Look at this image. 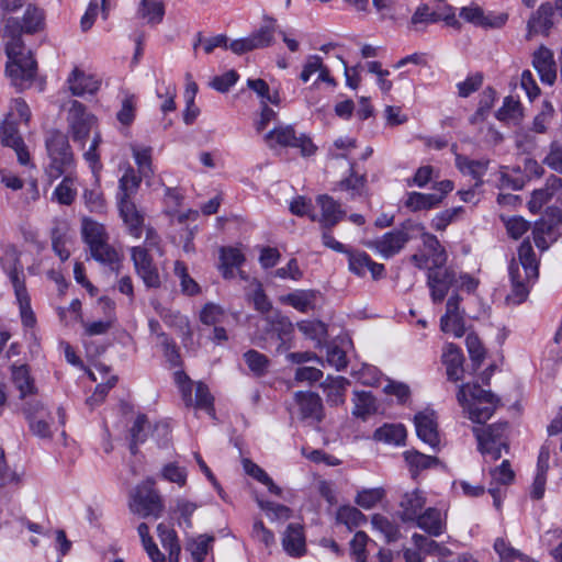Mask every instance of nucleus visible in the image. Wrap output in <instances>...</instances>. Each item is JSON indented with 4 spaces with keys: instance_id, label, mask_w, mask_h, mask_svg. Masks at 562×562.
Returning a JSON list of instances; mask_svg holds the SVG:
<instances>
[{
    "instance_id": "1",
    "label": "nucleus",
    "mask_w": 562,
    "mask_h": 562,
    "mask_svg": "<svg viewBox=\"0 0 562 562\" xmlns=\"http://www.w3.org/2000/svg\"><path fill=\"white\" fill-rule=\"evenodd\" d=\"M3 29L1 31L2 37L8 38L5 44V53L9 61L7 64V74L12 80V83L19 89L23 90L29 88L37 71L36 61L33 59L31 53L23 54L24 43L22 41V33L24 29L22 23L16 18H3Z\"/></svg>"
},
{
    "instance_id": "2",
    "label": "nucleus",
    "mask_w": 562,
    "mask_h": 562,
    "mask_svg": "<svg viewBox=\"0 0 562 562\" xmlns=\"http://www.w3.org/2000/svg\"><path fill=\"white\" fill-rule=\"evenodd\" d=\"M459 404L468 412L474 423H485L494 414L499 398L491 391L483 390L479 384H462L457 393Z\"/></svg>"
},
{
    "instance_id": "3",
    "label": "nucleus",
    "mask_w": 562,
    "mask_h": 562,
    "mask_svg": "<svg viewBox=\"0 0 562 562\" xmlns=\"http://www.w3.org/2000/svg\"><path fill=\"white\" fill-rule=\"evenodd\" d=\"M45 148L49 158L46 175L50 180L58 179L72 168L74 153L65 133L56 128L48 130L45 133Z\"/></svg>"
},
{
    "instance_id": "4",
    "label": "nucleus",
    "mask_w": 562,
    "mask_h": 562,
    "mask_svg": "<svg viewBox=\"0 0 562 562\" xmlns=\"http://www.w3.org/2000/svg\"><path fill=\"white\" fill-rule=\"evenodd\" d=\"M420 231L422 223L406 220L398 228L387 232L366 245L378 251L382 258L389 259L398 254L409 240L418 238Z\"/></svg>"
},
{
    "instance_id": "5",
    "label": "nucleus",
    "mask_w": 562,
    "mask_h": 562,
    "mask_svg": "<svg viewBox=\"0 0 562 562\" xmlns=\"http://www.w3.org/2000/svg\"><path fill=\"white\" fill-rule=\"evenodd\" d=\"M507 430L508 424L506 422L496 423L486 428H473L479 450L484 457L485 462L498 460L502 456V450H508Z\"/></svg>"
},
{
    "instance_id": "6",
    "label": "nucleus",
    "mask_w": 562,
    "mask_h": 562,
    "mask_svg": "<svg viewBox=\"0 0 562 562\" xmlns=\"http://www.w3.org/2000/svg\"><path fill=\"white\" fill-rule=\"evenodd\" d=\"M418 238H422L423 247L418 252L411 256V262L418 269L443 268L447 263L448 255L438 238L426 232L423 224Z\"/></svg>"
},
{
    "instance_id": "7",
    "label": "nucleus",
    "mask_w": 562,
    "mask_h": 562,
    "mask_svg": "<svg viewBox=\"0 0 562 562\" xmlns=\"http://www.w3.org/2000/svg\"><path fill=\"white\" fill-rule=\"evenodd\" d=\"M265 139L270 148H273L276 145L300 148L302 156L305 157L312 156L316 151V146L311 138L304 134L297 136L291 125H281L273 128L266 134Z\"/></svg>"
},
{
    "instance_id": "8",
    "label": "nucleus",
    "mask_w": 562,
    "mask_h": 562,
    "mask_svg": "<svg viewBox=\"0 0 562 562\" xmlns=\"http://www.w3.org/2000/svg\"><path fill=\"white\" fill-rule=\"evenodd\" d=\"M67 124L74 142L85 144L95 124V116L82 103L72 100L68 109Z\"/></svg>"
},
{
    "instance_id": "9",
    "label": "nucleus",
    "mask_w": 562,
    "mask_h": 562,
    "mask_svg": "<svg viewBox=\"0 0 562 562\" xmlns=\"http://www.w3.org/2000/svg\"><path fill=\"white\" fill-rule=\"evenodd\" d=\"M130 509L142 517H159L162 503L158 493L149 485L137 486L131 496Z\"/></svg>"
},
{
    "instance_id": "10",
    "label": "nucleus",
    "mask_w": 562,
    "mask_h": 562,
    "mask_svg": "<svg viewBox=\"0 0 562 562\" xmlns=\"http://www.w3.org/2000/svg\"><path fill=\"white\" fill-rule=\"evenodd\" d=\"M131 258L137 276L147 288L157 289L161 284L158 268L154 263L148 249L143 246H135L131 249Z\"/></svg>"
},
{
    "instance_id": "11",
    "label": "nucleus",
    "mask_w": 562,
    "mask_h": 562,
    "mask_svg": "<svg viewBox=\"0 0 562 562\" xmlns=\"http://www.w3.org/2000/svg\"><path fill=\"white\" fill-rule=\"evenodd\" d=\"M458 282L457 273L451 267L432 268L427 270V286L432 303H441L451 286Z\"/></svg>"
},
{
    "instance_id": "12",
    "label": "nucleus",
    "mask_w": 562,
    "mask_h": 562,
    "mask_svg": "<svg viewBox=\"0 0 562 562\" xmlns=\"http://www.w3.org/2000/svg\"><path fill=\"white\" fill-rule=\"evenodd\" d=\"M460 18L465 22L484 29H499L507 21L506 14H485L484 10L474 3L463 7L460 10Z\"/></svg>"
},
{
    "instance_id": "13",
    "label": "nucleus",
    "mask_w": 562,
    "mask_h": 562,
    "mask_svg": "<svg viewBox=\"0 0 562 562\" xmlns=\"http://www.w3.org/2000/svg\"><path fill=\"white\" fill-rule=\"evenodd\" d=\"M294 400L299 406L301 419H310L315 423L322 422L324 418V406L318 394L299 391L294 394Z\"/></svg>"
},
{
    "instance_id": "14",
    "label": "nucleus",
    "mask_w": 562,
    "mask_h": 562,
    "mask_svg": "<svg viewBox=\"0 0 562 562\" xmlns=\"http://www.w3.org/2000/svg\"><path fill=\"white\" fill-rule=\"evenodd\" d=\"M1 143L4 146L14 149L18 156V160L21 165H26L30 161V155L23 142V138L19 134L16 124L9 119H5L0 131Z\"/></svg>"
},
{
    "instance_id": "15",
    "label": "nucleus",
    "mask_w": 562,
    "mask_h": 562,
    "mask_svg": "<svg viewBox=\"0 0 562 562\" xmlns=\"http://www.w3.org/2000/svg\"><path fill=\"white\" fill-rule=\"evenodd\" d=\"M416 434L420 440L429 445L431 448L439 446V434L434 412H419L414 418Z\"/></svg>"
},
{
    "instance_id": "16",
    "label": "nucleus",
    "mask_w": 562,
    "mask_h": 562,
    "mask_svg": "<svg viewBox=\"0 0 562 562\" xmlns=\"http://www.w3.org/2000/svg\"><path fill=\"white\" fill-rule=\"evenodd\" d=\"M562 191V178L551 175L547 178L543 188L532 192L528 202V209L531 213H538L544 204Z\"/></svg>"
},
{
    "instance_id": "17",
    "label": "nucleus",
    "mask_w": 562,
    "mask_h": 562,
    "mask_svg": "<svg viewBox=\"0 0 562 562\" xmlns=\"http://www.w3.org/2000/svg\"><path fill=\"white\" fill-rule=\"evenodd\" d=\"M317 204L321 206L322 215L319 218L316 216V221L326 229H330L337 225L346 214V212L341 210L340 204L327 194L319 195L317 198Z\"/></svg>"
},
{
    "instance_id": "18",
    "label": "nucleus",
    "mask_w": 562,
    "mask_h": 562,
    "mask_svg": "<svg viewBox=\"0 0 562 562\" xmlns=\"http://www.w3.org/2000/svg\"><path fill=\"white\" fill-rule=\"evenodd\" d=\"M120 215L127 226L128 233L139 238L144 228V215L136 207L132 200H123L119 202Z\"/></svg>"
},
{
    "instance_id": "19",
    "label": "nucleus",
    "mask_w": 562,
    "mask_h": 562,
    "mask_svg": "<svg viewBox=\"0 0 562 562\" xmlns=\"http://www.w3.org/2000/svg\"><path fill=\"white\" fill-rule=\"evenodd\" d=\"M509 276L512 280V293L507 296L508 301L515 304L522 303L529 293L528 282L536 280L537 278H527L525 273H521L516 259H513L509 265Z\"/></svg>"
},
{
    "instance_id": "20",
    "label": "nucleus",
    "mask_w": 562,
    "mask_h": 562,
    "mask_svg": "<svg viewBox=\"0 0 562 562\" xmlns=\"http://www.w3.org/2000/svg\"><path fill=\"white\" fill-rule=\"evenodd\" d=\"M1 266L3 270L9 276L14 291L21 289H25V282L23 278H20V274L23 276V268L20 265L19 252L14 247H8L4 251V255L0 259Z\"/></svg>"
},
{
    "instance_id": "21",
    "label": "nucleus",
    "mask_w": 562,
    "mask_h": 562,
    "mask_svg": "<svg viewBox=\"0 0 562 562\" xmlns=\"http://www.w3.org/2000/svg\"><path fill=\"white\" fill-rule=\"evenodd\" d=\"M426 504V497L419 490L407 492L400 502V517L403 521H415Z\"/></svg>"
},
{
    "instance_id": "22",
    "label": "nucleus",
    "mask_w": 562,
    "mask_h": 562,
    "mask_svg": "<svg viewBox=\"0 0 562 562\" xmlns=\"http://www.w3.org/2000/svg\"><path fill=\"white\" fill-rule=\"evenodd\" d=\"M448 380L458 382L463 378L464 357L461 349L454 344H448L442 353Z\"/></svg>"
},
{
    "instance_id": "23",
    "label": "nucleus",
    "mask_w": 562,
    "mask_h": 562,
    "mask_svg": "<svg viewBox=\"0 0 562 562\" xmlns=\"http://www.w3.org/2000/svg\"><path fill=\"white\" fill-rule=\"evenodd\" d=\"M533 67L538 71L542 82L552 85L557 79L555 64L553 54L546 47H540L533 54Z\"/></svg>"
},
{
    "instance_id": "24",
    "label": "nucleus",
    "mask_w": 562,
    "mask_h": 562,
    "mask_svg": "<svg viewBox=\"0 0 562 562\" xmlns=\"http://www.w3.org/2000/svg\"><path fill=\"white\" fill-rule=\"evenodd\" d=\"M456 166L462 173L470 175L475 180L474 187L477 188L483 183L482 177L488 169L490 159L482 158L474 160L464 155L457 154Z\"/></svg>"
},
{
    "instance_id": "25",
    "label": "nucleus",
    "mask_w": 562,
    "mask_h": 562,
    "mask_svg": "<svg viewBox=\"0 0 562 562\" xmlns=\"http://www.w3.org/2000/svg\"><path fill=\"white\" fill-rule=\"evenodd\" d=\"M68 85L74 95L82 97L86 93L93 94L100 88V81L91 75H86L79 69H74L68 78Z\"/></svg>"
},
{
    "instance_id": "26",
    "label": "nucleus",
    "mask_w": 562,
    "mask_h": 562,
    "mask_svg": "<svg viewBox=\"0 0 562 562\" xmlns=\"http://www.w3.org/2000/svg\"><path fill=\"white\" fill-rule=\"evenodd\" d=\"M349 380L344 376L328 375L321 384L327 403L334 406L345 403L346 389L349 385Z\"/></svg>"
},
{
    "instance_id": "27",
    "label": "nucleus",
    "mask_w": 562,
    "mask_h": 562,
    "mask_svg": "<svg viewBox=\"0 0 562 562\" xmlns=\"http://www.w3.org/2000/svg\"><path fill=\"white\" fill-rule=\"evenodd\" d=\"M553 7L550 3L541 4L528 21V37L537 33L548 34L553 25Z\"/></svg>"
},
{
    "instance_id": "28",
    "label": "nucleus",
    "mask_w": 562,
    "mask_h": 562,
    "mask_svg": "<svg viewBox=\"0 0 562 562\" xmlns=\"http://www.w3.org/2000/svg\"><path fill=\"white\" fill-rule=\"evenodd\" d=\"M282 546L285 552L292 557H301L305 553V538L300 525H289L283 538Z\"/></svg>"
},
{
    "instance_id": "29",
    "label": "nucleus",
    "mask_w": 562,
    "mask_h": 562,
    "mask_svg": "<svg viewBox=\"0 0 562 562\" xmlns=\"http://www.w3.org/2000/svg\"><path fill=\"white\" fill-rule=\"evenodd\" d=\"M136 15L151 26L158 25L165 16V3L162 0H140Z\"/></svg>"
},
{
    "instance_id": "30",
    "label": "nucleus",
    "mask_w": 562,
    "mask_h": 562,
    "mask_svg": "<svg viewBox=\"0 0 562 562\" xmlns=\"http://www.w3.org/2000/svg\"><path fill=\"white\" fill-rule=\"evenodd\" d=\"M81 236L89 248L110 238L103 224L87 216L81 218Z\"/></svg>"
},
{
    "instance_id": "31",
    "label": "nucleus",
    "mask_w": 562,
    "mask_h": 562,
    "mask_svg": "<svg viewBox=\"0 0 562 562\" xmlns=\"http://www.w3.org/2000/svg\"><path fill=\"white\" fill-rule=\"evenodd\" d=\"M518 267L521 266V273L527 278H538L539 261L529 240H524L518 248Z\"/></svg>"
},
{
    "instance_id": "32",
    "label": "nucleus",
    "mask_w": 562,
    "mask_h": 562,
    "mask_svg": "<svg viewBox=\"0 0 562 562\" xmlns=\"http://www.w3.org/2000/svg\"><path fill=\"white\" fill-rule=\"evenodd\" d=\"M416 524L419 528L425 530L430 536H439L443 531V520L440 510L434 507L427 508L423 514L416 518Z\"/></svg>"
},
{
    "instance_id": "33",
    "label": "nucleus",
    "mask_w": 562,
    "mask_h": 562,
    "mask_svg": "<svg viewBox=\"0 0 562 562\" xmlns=\"http://www.w3.org/2000/svg\"><path fill=\"white\" fill-rule=\"evenodd\" d=\"M372 4L381 20H390L394 23L406 18L408 11L400 5V0H372Z\"/></svg>"
},
{
    "instance_id": "34",
    "label": "nucleus",
    "mask_w": 562,
    "mask_h": 562,
    "mask_svg": "<svg viewBox=\"0 0 562 562\" xmlns=\"http://www.w3.org/2000/svg\"><path fill=\"white\" fill-rule=\"evenodd\" d=\"M89 250L95 261L109 266L111 269H116V266H119L121 261L120 254L110 245L109 240L94 245L90 247Z\"/></svg>"
},
{
    "instance_id": "35",
    "label": "nucleus",
    "mask_w": 562,
    "mask_h": 562,
    "mask_svg": "<svg viewBox=\"0 0 562 562\" xmlns=\"http://www.w3.org/2000/svg\"><path fill=\"white\" fill-rule=\"evenodd\" d=\"M352 401V415L355 417L366 419L368 416L376 412L375 398L370 392L355 391Z\"/></svg>"
},
{
    "instance_id": "36",
    "label": "nucleus",
    "mask_w": 562,
    "mask_h": 562,
    "mask_svg": "<svg viewBox=\"0 0 562 562\" xmlns=\"http://www.w3.org/2000/svg\"><path fill=\"white\" fill-rule=\"evenodd\" d=\"M12 382L15 385V387L20 391L21 398H24L27 395L35 394L36 392L34 380L31 378L30 370L25 364L12 367Z\"/></svg>"
},
{
    "instance_id": "37",
    "label": "nucleus",
    "mask_w": 562,
    "mask_h": 562,
    "mask_svg": "<svg viewBox=\"0 0 562 562\" xmlns=\"http://www.w3.org/2000/svg\"><path fill=\"white\" fill-rule=\"evenodd\" d=\"M442 201V195L437 193L411 192L405 201V206L411 211L417 212L429 210Z\"/></svg>"
},
{
    "instance_id": "38",
    "label": "nucleus",
    "mask_w": 562,
    "mask_h": 562,
    "mask_svg": "<svg viewBox=\"0 0 562 562\" xmlns=\"http://www.w3.org/2000/svg\"><path fill=\"white\" fill-rule=\"evenodd\" d=\"M24 33L34 34L44 29V11L34 4H29L22 18Z\"/></svg>"
},
{
    "instance_id": "39",
    "label": "nucleus",
    "mask_w": 562,
    "mask_h": 562,
    "mask_svg": "<svg viewBox=\"0 0 562 562\" xmlns=\"http://www.w3.org/2000/svg\"><path fill=\"white\" fill-rule=\"evenodd\" d=\"M140 181L142 176L138 177L135 170L128 166L120 179L119 202L123 200H132V196L139 188Z\"/></svg>"
},
{
    "instance_id": "40",
    "label": "nucleus",
    "mask_w": 562,
    "mask_h": 562,
    "mask_svg": "<svg viewBox=\"0 0 562 562\" xmlns=\"http://www.w3.org/2000/svg\"><path fill=\"white\" fill-rule=\"evenodd\" d=\"M374 439L391 445H402L406 439V429L403 425H384L374 431Z\"/></svg>"
},
{
    "instance_id": "41",
    "label": "nucleus",
    "mask_w": 562,
    "mask_h": 562,
    "mask_svg": "<svg viewBox=\"0 0 562 562\" xmlns=\"http://www.w3.org/2000/svg\"><path fill=\"white\" fill-rule=\"evenodd\" d=\"M267 22V24L249 35L254 49L268 47L273 43L274 33L277 31L276 20L268 18Z\"/></svg>"
},
{
    "instance_id": "42",
    "label": "nucleus",
    "mask_w": 562,
    "mask_h": 562,
    "mask_svg": "<svg viewBox=\"0 0 562 562\" xmlns=\"http://www.w3.org/2000/svg\"><path fill=\"white\" fill-rule=\"evenodd\" d=\"M497 120L518 124L522 119V108L518 100L506 97L503 106L496 112Z\"/></svg>"
},
{
    "instance_id": "43",
    "label": "nucleus",
    "mask_w": 562,
    "mask_h": 562,
    "mask_svg": "<svg viewBox=\"0 0 562 562\" xmlns=\"http://www.w3.org/2000/svg\"><path fill=\"white\" fill-rule=\"evenodd\" d=\"M271 325V330L277 334L281 341L279 348L284 347L285 342L291 339L294 327L290 319L285 316L276 314L273 317H267Z\"/></svg>"
},
{
    "instance_id": "44",
    "label": "nucleus",
    "mask_w": 562,
    "mask_h": 562,
    "mask_svg": "<svg viewBox=\"0 0 562 562\" xmlns=\"http://www.w3.org/2000/svg\"><path fill=\"white\" fill-rule=\"evenodd\" d=\"M248 300H250L255 308L265 314L268 313L272 305L267 295L263 292L262 285L257 280H251L249 283V291L246 293Z\"/></svg>"
},
{
    "instance_id": "45",
    "label": "nucleus",
    "mask_w": 562,
    "mask_h": 562,
    "mask_svg": "<svg viewBox=\"0 0 562 562\" xmlns=\"http://www.w3.org/2000/svg\"><path fill=\"white\" fill-rule=\"evenodd\" d=\"M412 541L415 546V548L424 554H434V555H440L446 557L449 554V550L445 547H441L438 542L435 540L419 535L414 533L412 537Z\"/></svg>"
},
{
    "instance_id": "46",
    "label": "nucleus",
    "mask_w": 562,
    "mask_h": 562,
    "mask_svg": "<svg viewBox=\"0 0 562 562\" xmlns=\"http://www.w3.org/2000/svg\"><path fill=\"white\" fill-rule=\"evenodd\" d=\"M244 359L255 375L262 376L268 372L270 360L266 355L251 349L244 353Z\"/></svg>"
},
{
    "instance_id": "47",
    "label": "nucleus",
    "mask_w": 562,
    "mask_h": 562,
    "mask_svg": "<svg viewBox=\"0 0 562 562\" xmlns=\"http://www.w3.org/2000/svg\"><path fill=\"white\" fill-rule=\"evenodd\" d=\"M404 457L411 467L413 476H415L418 471L432 468L438 463L436 457L427 456L418 451H406Z\"/></svg>"
},
{
    "instance_id": "48",
    "label": "nucleus",
    "mask_w": 562,
    "mask_h": 562,
    "mask_svg": "<svg viewBox=\"0 0 562 562\" xmlns=\"http://www.w3.org/2000/svg\"><path fill=\"white\" fill-rule=\"evenodd\" d=\"M175 276L180 280L181 292L186 295H195L200 292L199 284L189 276L188 269L182 261H176L173 267Z\"/></svg>"
},
{
    "instance_id": "49",
    "label": "nucleus",
    "mask_w": 562,
    "mask_h": 562,
    "mask_svg": "<svg viewBox=\"0 0 562 562\" xmlns=\"http://www.w3.org/2000/svg\"><path fill=\"white\" fill-rule=\"evenodd\" d=\"M296 326L306 338L318 344L327 336V326L321 321H302Z\"/></svg>"
},
{
    "instance_id": "50",
    "label": "nucleus",
    "mask_w": 562,
    "mask_h": 562,
    "mask_svg": "<svg viewBox=\"0 0 562 562\" xmlns=\"http://www.w3.org/2000/svg\"><path fill=\"white\" fill-rule=\"evenodd\" d=\"M132 153L140 176L144 178L151 177L154 175L151 167V148L132 146Z\"/></svg>"
},
{
    "instance_id": "51",
    "label": "nucleus",
    "mask_w": 562,
    "mask_h": 562,
    "mask_svg": "<svg viewBox=\"0 0 562 562\" xmlns=\"http://www.w3.org/2000/svg\"><path fill=\"white\" fill-rule=\"evenodd\" d=\"M337 521L346 525L349 529L360 526L366 521V516L356 507L342 506L337 512Z\"/></svg>"
},
{
    "instance_id": "52",
    "label": "nucleus",
    "mask_w": 562,
    "mask_h": 562,
    "mask_svg": "<svg viewBox=\"0 0 562 562\" xmlns=\"http://www.w3.org/2000/svg\"><path fill=\"white\" fill-rule=\"evenodd\" d=\"M371 522L374 529L379 530L385 536L387 542H392L398 539V527L390 521L385 516L381 514H374L372 516Z\"/></svg>"
},
{
    "instance_id": "53",
    "label": "nucleus",
    "mask_w": 562,
    "mask_h": 562,
    "mask_svg": "<svg viewBox=\"0 0 562 562\" xmlns=\"http://www.w3.org/2000/svg\"><path fill=\"white\" fill-rule=\"evenodd\" d=\"M502 168L498 172V186L501 189L520 190L525 184V178L519 168L513 169V173Z\"/></svg>"
},
{
    "instance_id": "54",
    "label": "nucleus",
    "mask_w": 562,
    "mask_h": 562,
    "mask_svg": "<svg viewBox=\"0 0 562 562\" xmlns=\"http://www.w3.org/2000/svg\"><path fill=\"white\" fill-rule=\"evenodd\" d=\"M432 10H434L436 23L439 21H443L449 26L460 29L461 24H460L459 20L456 18L453 7H451L443 0H439L436 2Z\"/></svg>"
},
{
    "instance_id": "55",
    "label": "nucleus",
    "mask_w": 562,
    "mask_h": 562,
    "mask_svg": "<svg viewBox=\"0 0 562 562\" xmlns=\"http://www.w3.org/2000/svg\"><path fill=\"white\" fill-rule=\"evenodd\" d=\"M213 541L214 537L201 535L188 544V550L191 552V555L195 562L204 561Z\"/></svg>"
},
{
    "instance_id": "56",
    "label": "nucleus",
    "mask_w": 562,
    "mask_h": 562,
    "mask_svg": "<svg viewBox=\"0 0 562 562\" xmlns=\"http://www.w3.org/2000/svg\"><path fill=\"white\" fill-rule=\"evenodd\" d=\"M20 306L21 319L24 326L33 327L35 324V316L31 308L30 296L26 288L14 291Z\"/></svg>"
},
{
    "instance_id": "57",
    "label": "nucleus",
    "mask_w": 562,
    "mask_h": 562,
    "mask_svg": "<svg viewBox=\"0 0 562 562\" xmlns=\"http://www.w3.org/2000/svg\"><path fill=\"white\" fill-rule=\"evenodd\" d=\"M76 195L77 192L72 188V180L69 176H66L54 191V198L63 205H70Z\"/></svg>"
},
{
    "instance_id": "58",
    "label": "nucleus",
    "mask_w": 562,
    "mask_h": 562,
    "mask_svg": "<svg viewBox=\"0 0 562 562\" xmlns=\"http://www.w3.org/2000/svg\"><path fill=\"white\" fill-rule=\"evenodd\" d=\"M148 425V419L145 415L137 416L136 420L134 422L133 427L131 428V437L132 442L130 446L131 452L135 454L137 452V446L138 443H142L146 439V426Z\"/></svg>"
},
{
    "instance_id": "59",
    "label": "nucleus",
    "mask_w": 562,
    "mask_h": 562,
    "mask_svg": "<svg viewBox=\"0 0 562 562\" xmlns=\"http://www.w3.org/2000/svg\"><path fill=\"white\" fill-rule=\"evenodd\" d=\"M349 269L357 276H364L368 271L371 258L364 251H349Z\"/></svg>"
},
{
    "instance_id": "60",
    "label": "nucleus",
    "mask_w": 562,
    "mask_h": 562,
    "mask_svg": "<svg viewBox=\"0 0 562 562\" xmlns=\"http://www.w3.org/2000/svg\"><path fill=\"white\" fill-rule=\"evenodd\" d=\"M465 345L471 360L474 362L476 368L480 367L485 358V349L477 335L473 333L468 334Z\"/></svg>"
},
{
    "instance_id": "61",
    "label": "nucleus",
    "mask_w": 562,
    "mask_h": 562,
    "mask_svg": "<svg viewBox=\"0 0 562 562\" xmlns=\"http://www.w3.org/2000/svg\"><path fill=\"white\" fill-rule=\"evenodd\" d=\"M490 475L493 482L502 485H508L513 483L515 479V472L513 471L508 460H503L498 467L491 469Z\"/></svg>"
},
{
    "instance_id": "62",
    "label": "nucleus",
    "mask_w": 562,
    "mask_h": 562,
    "mask_svg": "<svg viewBox=\"0 0 562 562\" xmlns=\"http://www.w3.org/2000/svg\"><path fill=\"white\" fill-rule=\"evenodd\" d=\"M213 396L211 395L207 386L201 382L195 387L194 406L200 409H204L209 414H213ZM193 405V403L191 404Z\"/></svg>"
},
{
    "instance_id": "63",
    "label": "nucleus",
    "mask_w": 562,
    "mask_h": 562,
    "mask_svg": "<svg viewBox=\"0 0 562 562\" xmlns=\"http://www.w3.org/2000/svg\"><path fill=\"white\" fill-rule=\"evenodd\" d=\"M314 300V294L311 291H297L290 293L285 301L300 312H306Z\"/></svg>"
},
{
    "instance_id": "64",
    "label": "nucleus",
    "mask_w": 562,
    "mask_h": 562,
    "mask_svg": "<svg viewBox=\"0 0 562 562\" xmlns=\"http://www.w3.org/2000/svg\"><path fill=\"white\" fill-rule=\"evenodd\" d=\"M543 162L552 170L562 175V144L554 140L550 144L549 153Z\"/></svg>"
}]
</instances>
